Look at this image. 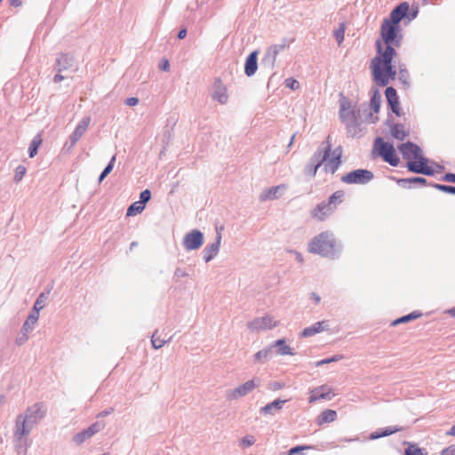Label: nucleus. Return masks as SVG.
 Wrapping results in <instances>:
<instances>
[{"label":"nucleus","instance_id":"e2e57ef3","mask_svg":"<svg viewBox=\"0 0 455 455\" xmlns=\"http://www.w3.org/2000/svg\"><path fill=\"white\" fill-rule=\"evenodd\" d=\"M442 455H455V445H451L450 447L444 449L442 452Z\"/></svg>","mask_w":455,"mask_h":455},{"label":"nucleus","instance_id":"6ab92c4d","mask_svg":"<svg viewBox=\"0 0 455 455\" xmlns=\"http://www.w3.org/2000/svg\"><path fill=\"white\" fill-rule=\"evenodd\" d=\"M91 122V118L89 116L84 117L76 125L75 131L70 135V147H74L76 142L82 138V136L85 133L89 124Z\"/></svg>","mask_w":455,"mask_h":455},{"label":"nucleus","instance_id":"79ce46f5","mask_svg":"<svg viewBox=\"0 0 455 455\" xmlns=\"http://www.w3.org/2000/svg\"><path fill=\"white\" fill-rule=\"evenodd\" d=\"M116 159V156H113L112 158L110 159L109 163L108 164V165L104 168V170L100 173V175L99 177V183H101L103 181V180L112 172L114 165H115Z\"/></svg>","mask_w":455,"mask_h":455},{"label":"nucleus","instance_id":"7ed1b4c3","mask_svg":"<svg viewBox=\"0 0 455 455\" xmlns=\"http://www.w3.org/2000/svg\"><path fill=\"white\" fill-rule=\"evenodd\" d=\"M307 251L310 253L335 259L340 251V246L338 244L331 232L324 231L315 236L309 242Z\"/></svg>","mask_w":455,"mask_h":455},{"label":"nucleus","instance_id":"c9c22d12","mask_svg":"<svg viewBox=\"0 0 455 455\" xmlns=\"http://www.w3.org/2000/svg\"><path fill=\"white\" fill-rule=\"evenodd\" d=\"M43 139L40 133H37L31 140L28 148V155L30 158L35 157L37 154L38 148L42 144Z\"/></svg>","mask_w":455,"mask_h":455},{"label":"nucleus","instance_id":"6e6d98bb","mask_svg":"<svg viewBox=\"0 0 455 455\" xmlns=\"http://www.w3.org/2000/svg\"><path fill=\"white\" fill-rule=\"evenodd\" d=\"M28 333L29 332H25V331H20V334L16 338V340H15L16 344L18 346L23 345L28 339Z\"/></svg>","mask_w":455,"mask_h":455},{"label":"nucleus","instance_id":"09e8293b","mask_svg":"<svg viewBox=\"0 0 455 455\" xmlns=\"http://www.w3.org/2000/svg\"><path fill=\"white\" fill-rule=\"evenodd\" d=\"M26 172H27V169L25 166L23 165H19L17 166V168L15 169V174H14V181L15 182H20L24 175L26 174Z\"/></svg>","mask_w":455,"mask_h":455},{"label":"nucleus","instance_id":"ea45409f","mask_svg":"<svg viewBox=\"0 0 455 455\" xmlns=\"http://www.w3.org/2000/svg\"><path fill=\"white\" fill-rule=\"evenodd\" d=\"M145 209V205H143L142 204H140V202L137 201V202H134L133 204H132L128 209H127V212H126V215L127 216H134L138 213H140L142 212V211Z\"/></svg>","mask_w":455,"mask_h":455},{"label":"nucleus","instance_id":"a19ab883","mask_svg":"<svg viewBox=\"0 0 455 455\" xmlns=\"http://www.w3.org/2000/svg\"><path fill=\"white\" fill-rule=\"evenodd\" d=\"M381 105V95L378 92V90H375L373 92V95L371 99V106L375 113H378L379 111Z\"/></svg>","mask_w":455,"mask_h":455},{"label":"nucleus","instance_id":"c03bdc74","mask_svg":"<svg viewBox=\"0 0 455 455\" xmlns=\"http://www.w3.org/2000/svg\"><path fill=\"white\" fill-rule=\"evenodd\" d=\"M156 334H157V331H156L151 337V343L155 349L161 348L165 343H167L171 340V338L167 340L161 339L160 338L156 337Z\"/></svg>","mask_w":455,"mask_h":455},{"label":"nucleus","instance_id":"e433bc0d","mask_svg":"<svg viewBox=\"0 0 455 455\" xmlns=\"http://www.w3.org/2000/svg\"><path fill=\"white\" fill-rule=\"evenodd\" d=\"M398 80L403 84L404 88L410 87V74L405 65H399Z\"/></svg>","mask_w":455,"mask_h":455},{"label":"nucleus","instance_id":"5fc2aeb1","mask_svg":"<svg viewBox=\"0 0 455 455\" xmlns=\"http://www.w3.org/2000/svg\"><path fill=\"white\" fill-rule=\"evenodd\" d=\"M308 449H310V446L298 445L290 449L288 455H298L300 451Z\"/></svg>","mask_w":455,"mask_h":455},{"label":"nucleus","instance_id":"58836bf2","mask_svg":"<svg viewBox=\"0 0 455 455\" xmlns=\"http://www.w3.org/2000/svg\"><path fill=\"white\" fill-rule=\"evenodd\" d=\"M419 316H421V313H419L417 311H413L406 315H403L400 318H397L395 319V321L392 322V325L393 326H395L399 323H408L410 321H412V320H415L417 318H419Z\"/></svg>","mask_w":455,"mask_h":455},{"label":"nucleus","instance_id":"ddd939ff","mask_svg":"<svg viewBox=\"0 0 455 455\" xmlns=\"http://www.w3.org/2000/svg\"><path fill=\"white\" fill-rule=\"evenodd\" d=\"M331 151V144L329 140V137L326 140L323 141L322 144L319 146L317 150L313 154L309 161L312 163L318 164L319 167L327 161V158L330 156Z\"/></svg>","mask_w":455,"mask_h":455},{"label":"nucleus","instance_id":"13d9d810","mask_svg":"<svg viewBox=\"0 0 455 455\" xmlns=\"http://www.w3.org/2000/svg\"><path fill=\"white\" fill-rule=\"evenodd\" d=\"M254 443L255 439L252 435H246L242 439V443L246 447L251 446Z\"/></svg>","mask_w":455,"mask_h":455},{"label":"nucleus","instance_id":"f704fd0d","mask_svg":"<svg viewBox=\"0 0 455 455\" xmlns=\"http://www.w3.org/2000/svg\"><path fill=\"white\" fill-rule=\"evenodd\" d=\"M337 419V412L331 409L324 410L318 419V424L333 422Z\"/></svg>","mask_w":455,"mask_h":455},{"label":"nucleus","instance_id":"052dcab7","mask_svg":"<svg viewBox=\"0 0 455 455\" xmlns=\"http://www.w3.org/2000/svg\"><path fill=\"white\" fill-rule=\"evenodd\" d=\"M442 180L443 181H445V182H451V183H455V173H445L443 177H442Z\"/></svg>","mask_w":455,"mask_h":455},{"label":"nucleus","instance_id":"2eb2a0df","mask_svg":"<svg viewBox=\"0 0 455 455\" xmlns=\"http://www.w3.org/2000/svg\"><path fill=\"white\" fill-rule=\"evenodd\" d=\"M223 229V227H216V237L215 242H213L212 244L207 245L204 249V259L205 262H210L212 259H213L217 254L220 251V243H221V230Z\"/></svg>","mask_w":455,"mask_h":455},{"label":"nucleus","instance_id":"a18cd8bd","mask_svg":"<svg viewBox=\"0 0 455 455\" xmlns=\"http://www.w3.org/2000/svg\"><path fill=\"white\" fill-rule=\"evenodd\" d=\"M345 35V23H340L339 28L334 31V37L339 45H340L344 40Z\"/></svg>","mask_w":455,"mask_h":455},{"label":"nucleus","instance_id":"c85d7f7f","mask_svg":"<svg viewBox=\"0 0 455 455\" xmlns=\"http://www.w3.org/2000/svg\"><path fill=\"white\" fill-rule=\"evenodd\" d=\"M272 349L277 347V354L280 355H293L295 354L293 348L286 344L285 339H280L271 344Z\"/></svg>","mask_w":455,"mask_h":455},{"label":"nucleus","instance_id":"6e6552de","mask_svg":"<svg viewBox=\"0 0 455 455\" xmlns=\"http://www.w3.org/2000/svg\"><path fill=\"white\" fill-rule=\"evenodd\" d=\"M260 379L259 378H254L251 380L246 381L243 385L238 386L235 388L229 389L226 393V397L228 400H236L240 397L245 396L251 392H252L256 387H259Z\"/></svg>","mask_w":455,"mask_h":455},{"label":"nucleus","instance_id":"2f4dec72","mask_svg":"<svg viewBox=\"0 0 455 455\" xmlns=\"http://www.w3.org/2000/svg\"><path fill=\"white\" fill-rule=\"evenodd\" d=\"M397 183L399 186H401L404 188H410L411 184L426 185L427 180L422 177H411V178H406V179H400L397 180Z\"/></svg>","mask_w":455,"mask_h":455},{"label":"nucleus","instance_id":"f03ea898","mask_svg":"<svg viewBox=\"0 0 455 455\" xmlns=\"http://www.w3.org/2000/svg\"><path fill=\"white\" fill-rule=\"evenodd\" d=\"M398 150L403 157L408 160L406 167L410 172L427 176H433L435 174L434 169L427 165L429 160L423 156L419 146L407 141L398 146Z\"/></svg>","mask_w":455,"mask_h":455},{"label":"nucleus","instance_id":"f8f14e48","mask_svg":"<svg viewBox=\"0 0 455 455\" xmlns=\"http://www.w3.org/2000/svg\"><path fill=\"white\" fill-rule=\"evenodd\" d=\"M276 326V323L274 321L273 317L269 315H265L262 317H257L252 321L249 322L247 324L248 329L251 331H261L270 330Z\"/></svg>","mask_w":455,"mask_h":455},{"label":"nucleus","instance_id":"dca6fc26","mask_svg":"<svg viewBox=\"0 0 455 455\" xmlns=\"http://www.w3.org/2000/svg\"><path fill=\"white\" fill-rule=\"evenodd\" d=\"M376 45L378 55L373 59H379L380 60V63L392 62L393 58L396 55V52L394 48V44H386V48L384 51H382V44L380 41H377Z\"/></svg>","mask_w":455,"mask_h":455},{"label":"nucleus","instance_id":"20e7f679","mask_svg":"<svg viewBox=\"0 0 455 455\" xmlns=\"http://www.w3.org/2000/svg\"><path fill=\"white\" fill-rule=\"evenodd\" d=\"M339 118L345 124L347 132L349 136H360L361 116L360 110H356L352 107L351 102L345 97L339 101Z\"/></svg>","mask_w":455,"mask_h":455},{"label":"nucleus","instance_id":"49530a36","mask_svg":"<svg viewBox=\"0 0 455 455\" xmlns=\"http://www.w3.org/2000/svg\"><path fill=\"white\" fill-rule=\"evenodd\" d=\"M431 187L436 188L437 190H440L442 192L447 193V194H452L454 193L455 187L450 186V185H443V184H431Z\"/></svg>","mask_w":455,"mask_h":455},{"label":"nucleus","instance_id":"a878e982","mask_svg":"<svg viewBox=\"0 0 455 455\" xmlns=\"http://www.w3.org/2000/svg\"><path fill=\"white\" fill-rule=\"evenodd\" d=\"M258 69V52L254 51L249 54L245 60L244 73L247 76H252Z\"/></svg>","mask_w":455,"mask_h":455},{"label":"nucleus","instance_id":"3c124183","mask_svg":"<svg viewBox=\"0 0 455 455\" xmlns=\"http://www.w3.org/2000/svg\"><path fill=\"white\" fill-rule=\"evenodd\" d=\"M151 199V192L148 189L143 190L140 194V204L146 206V204Z\"/></svg>","mask_w":455,"mask_h":455},{"label":"nucleus","instance_id":"c756f323","mask_svg":"<svg viewBox=\"0 0 455 455\" xmlns=\"http://www.w3.org/2000/svg\"><path fill=\"white\" fill-rule=\"evenodd\" d=\"M273 349L271 345L267 347L258 351L253 358L256 363H265L267 361L272 358Z\"/></svg>","mask_w":455,"mask_h":455},{"label":"nucleus","instance_id":"864d4df0","mask_svg":"<svg viewBox=\"0 0 455 455\" xmlns=\"http://www.w3.org/2000/svg\"><path fill=\"white\" fill-rule=\"evenodd\" d=\"M188 272L181 267H177L174 271L173 279L177 282L180 278L188 276Z\"/></svg>","mask_w":455,"mask_h":455},{"label":"nucleus","instance_id":"7c9ffc66","mask_svg":"<svg viewBox=\"0 0 455 455\" xmlns=\"http://www.w3.org/2000/svg\"><path fill=\"white\" fill-rule=\"evenodd\" d=\"M38 318L39 314L31 311L21 327V331L31 332L34 330Z\"/></svg>","mask_w":455,"mask_h":455},{"label":"nucleus","instance_id":"de8ad7c7","mask_svg":"<svg viewBox=\"0 0 455 455\" xmlns=\"http://www.w3.org/2000/svg\"><path fill=\"white\" fill-rule=\"evenodd\" d=\"M342 358H343L342 355H333L331 357L317 361L315 363V366L319 367V366H322V365H324V364H327V363L338 362V361L341 360Z\"/></svg>","mask_w":455,"mask_h":455},{"label":"nucleus","instance_id":"4be33fe9","mask_svg":"<svg viewBox=\"0 0 455 455\" xmlns=\"http://www.w3.org/2000/svg\"><path fill=\"white\" fill-rule=\"evenodd\" d=\"M334 211V206H331L327 202H322L312 212L313 218L318 220H324Z\"/></svg>","mask_w":455,"mask_h":455},{"label":"nucleus","instance_id":"603ef678","mask_svg":"<svg viewBox=\"0 0 455 455\" xmlns=\"http://www.w3.org/2000/svg\"><path fill=\"white\" fill-rule=\"evenodd\" d=\"M404 455H424V453L421 449L411 445L405 450Z\"/></svg>","mask_w":455,"mask_h":455},{"label":"nucleus","instance_id":"b1692460","mask_svg":"<svg viewBox=\"0 0 455 455\" xmlns=\"http://www.w3.org/2000/svg\"><path fill=\"white\" fill-rule=\"evenodd\" d=\"M212 99L220 104H226L228 100L227 88L220 80H216L213 84Z\"/></svg>","mask_w":455,"mask_h":455},{"label":"nucleus","instance_id":"412c9836","mask_svg":"<svg viewBox=\"0 0 455 455\" xmlns=\"http://www.w3.org/2000/svg\"><path fill=\"white\" fill-rule=\"evenodd\" d=\"M286 189V186L282 184L275 187L266 188L259 195V200L265 202L267 200H275L281 196L282 192Z\"/></svg>","mask_w":455,"mask_h":455},{"label":"nucleus","instance_id":"bf43d9fd","mask_svg":"<svg viewBox=\"0 0 455 455\" xmlns=\"http://www.w3.org/2000/svg\"><path fill=\"white\" fill-rule=\"evenodd\" d=\"M399 430H400L399 428H394V427H386L384 430H381V435L383 437H385V436H388L392 434H395Z\"/></svg>","mask_w":455,"mask_h":455},{"label":"nucleus","instance_id":"f3484780","mask_svg":"<svg viewBox=\"0 0 455 455\" xmlns=\"http://www.w3.org/2000/svg\"><path fill=\"white\" fill-rule=\"evenodd\" d=\"M334 395H335L332 393V390L330 387L327 385H322L311 391V395L309 396L308 402L313 403L319 400H331Z\"/></svg>","mask_w":455,"mask_h":455},{"label":"nucleus","instance_id":"72a5a7b5","mask_svg":"<svg viewBox=\"0 0 455 455\" xmlns=\"http://www.w3.org/2000/svg\"><path fill=\"white\" fill-rule=\"evenodd\" d=\"M50 291L47 292H41L36 298L32 311L39 314L40 310H42L48 300Z\"/></svg>","mask_w":455,"mask_h":455},{"label":"nucleus","instance_id":"1a4fd4ad","mask_svg":"<svg viewBox=\"0 0 455 455\" xmlns=\"http://www.w3.org/2000/svg\"><path fill=\"white\" fill-rule=\"evenodd\" d=\"M375 145H378L379 154L385 162L395 167L399 164L400 161L395 155V150L393 145L383 141L379 137L376 139Z\"/></svg>","mask_w":455,"mask_h":455},{"label":"nucleus","instance_id":"680f3d73","mask_svg":"<svg viewBox=\"0 0 455 455\" xmlns=\"http://www.w3.org/2000/svg\"><path fill=\"white\" fill-rule=\"evenodd\" d=\"M138 103H139V99L135 98V97L127 98L125 100V104L130 107L136 106V105H138Z\"/></svg>","mask_w":455,"mask_h":455},{"label":"nucleus","instance_id":"774afa93","mask_svg":"<svg viewBox=\"0 0 455 455\" xmlns=\"http://www.w3.org/2000/svg\"><path fill=\"white\" fill-rule=\"evenodd\" d=\"M187 36V29L186 28H182L179 31L178 33V38L179 39H184Z\"/></svg>","mask_w":455,"mask_h":455},{"label":"nucleus","instance_id":"aec40b11","mask_svg":"<svg viewBox=\"0 0 455 455\" xmlns=\"http://www.w3.org/2000/svg\"><path fill=\"white\" fill-rule=\"evenodd\" d=\"M75 58L73 55L68 53H60L58 55L56 59V64L54 68L58 72H62L68 70L74 67Z\"/></svg>","mask_w":455,"mask_h":455},{"label":"nucleus","instance_id":"4c0bfd02","mask_svg":"<svg viewBox=\"0 0 455 455\" xmlns=\"http://www.w3.org/2000/svg\"><path fill=\"white\" fill-rule=\"evenodd\" d=\"M345 192L343 190L335 191L328 199L327 204L336 208L337 204L343 202Z\"/></svg>","mask_w":455,"mask_h":455},{"label":"nucleus","instance_id":"4468645a","mask_svg":"<svg viewBox=\"0 0 455 455\" xmlns=\"http://www.w3.org/2000/svg\"><path fill=\"white\" fill-rule=\"evenodd\" d=\"M103 428H104L103 423L95 422L92 425H91L89 427H87L86 429H84L83 431L76 434L73 436V442L76 444L80 445Z\"/></svg>","mask_w":455,"mask_h":455},{"label":"nucleus","instance_id":"393cba45","mask_svg":"<svg viewBox=\"0 0 455 455\" xmlns=\"http://www.w3.org/2000/svg\"><path fill=\"white\" fill-rule=\"evenodd\" d=\"M385 95H386L387 103L390 106L392 111L396 116H400L399 98H398L395 89L393 87H387L386 89Z\"/></svg>","mask_w":455,"mask_h":455},{"label":"nucleus","instance_id":"8fccbe9b","mask_svg":"<svg viewBox=\"0 0 455 455\" xmlns=\"http://www.w3.org/2000/svg\"><path fill=\"white\" fill-rule=\"evenodd\" d=\"M28 437L23 440L22 442H15L13 440V442L15 443V447H16V450H17V452L18 454H20V455H26L27 454V451H28V445L26 444L25 446H23V443H26Z\"/></svg>","mask_w":455,"mask_h":455},{"label":"nucleus","instance_id":"0eeeda50","mask_svg":"<svg viewBox=\"0 0 455 455\" xmlns=\"http://www.w3.org/2000/svg\"><path fill=\"white\" fill-rule=\"evenodd\" d=\"M374 178L373 172L366 169H357L341 177V181L346 184L365 185Z\"/></svg>","mask_w":455,"mask_h":455},{"label":"nucleus","instance_id":"39448f33","mask_svg":"<svg viewBox=\"0 0 455 455\" xmlns=\"http://www.w3.org/2000/svg\"><path fill=\"white\" fill-rule=\"evenodd\" d=\"M373 80L379 86H387L390 79H395L396 70L392 62H382L379 59H372L371 62Z\"/></svg>","mask_w":455,"mask_h":455},{"label":"nucleus","instance_id":"0e129e2a","mask_svg":"<svg viewBox=\"0 0 455 455\" xmlns=\"http://www.w3.org/2000/svg\"><path fill=\"white\" fill-rule=\"evenodd\" d=\"M114 411V409L113 408H109V409H107V410H104L102 411H100L97 417L98 418H104L108 415H109L110 413H112Z\"/></svg>","mask_w":455,"mask_h":455},{"label":"nucleus","instance_id":"4d7b16f0","mask_svg":"<svg viewBox=\"0 0 455 455\" xmlns=\"http://www.w3.org/2000/svg\"><path fill=\"white\" fill-rule=\"evenodd\" d=\"M285 85L291 90H297L299 87V83L295 79H286Z\"/></svg>","mask_w":455,"mask_h":455},{"label":"nucleus","instance_id":"37998d69","mask_svg":"<svg viewBox=\"0 0 455 455\" xmlns=\"http://www.w3.org/2000/svg\"><path fill=\"white\" fill-rule=\"evenodd\" d=\"M319 164H315L314 163H312L311 161H309L307 165L305 166V169H304V173L307 175V176H309V177H315L316 172H317V170L319 169Z\"/></svg>","mask_w":455,"mask_h":455},{"label":"nucleus","instance_id":"338daca9","mask_svg":"<svg viewBox=\"0 0 455 455\" xmlns=\"http://www.w3.org/2000/svg\"><path fill=\"white\" fill-rule=\"evenodd\" d=\"M371 439L375 440L380 437H383L381 435V431H375L371 434Z\"/></svg>","mask_w":455,"mask_h":455},{"label":"nucleus","instance_id":"cd10ccee","mask_svg":"<svg viewBox=\"0 0 455 455\" xmlns=\"http://www.w3.org/2000/svg\"><path fill=\"white\" fill-rule=\"evenodd\" d=\"M328 326H329V324H328V322H326V321L316 322L314 324H312L311 326L305 328L302 331L301 335L303 337H311V336H314L317 333H320V332L325 331L328 328Z\"/></svg>","mask_w":455,"mask_h":455},{"label":"nucleus","instance_id":"473e14b6","mask_svg":"<svg viewBox=\"0 0 455 455\" xmlns=\"http://www.w3.org/2000/svg\"><path fill=\"white\" fill-rule=\"evenodd\" d=\"M391 134L394 138L399 140H403L409 133L405 131L403 124H395L391 127Z\"/></svg>","mask_w":455,"mask_h":455},{"label":"nucleus","instance_id":"a211bd4d","mask_svg":"<svg viewBox=\"0 0 455 455\" xmlns=\"http://www.w3.org/2000/svg\"><path fill=\"white\" fill-rule=\"evenodd\" d=\"M341 154H342V151H341L340 148H336L331 152V158L328 157L327 161L324 162L325 164L323 166V170L326 172H331V174L336 172V171L339 169V167L341 164Z\"/></svg>","mask_w":455,"mask_h":455},{"label":"nucleus","instance_id":"f257e3e1","mask_svg":"<svg viewBox=\"0 0 455 455\" xmlns=\"http://www.w3.org/2000/svg\"><path fill=\"white\" fill-rule=\"evenodd\" d=\"M47 408L43 403H36L17 415L13 427V440L22 442L33 428L45 417Z\"/></svg>","mask_w":455,"mask_h":455},{"label":"nucleus","instance_id":"9d476101","mask_svg":"<svg viewBox=\"0 0 455 455\" xmlns=\"http://www.w3.org/2000/svg\"><path fill=\"white\" fill-rule=\"evenodd\" d=\"M381 36L385 44L393 43L395 46L401 44L402 36L398 35V25L389 22L388 20L381 25Z\"/></svg>","mask_w":455,"mask_h":455},{"label":"nucleus","instance_id":"9b49d317","mask_svg":"<svg viewBox=\"0 0 455 455\" xmlns=\"http://www.w3.org/2000/svg\"><path fill=\"white\" fill-rule=\"evenodd\" d=\"M204 243V235L200 230L194 229L185 235L183 238V246L187 251L199 249Z\"/></svg>","mask_w":455,"mask_h":455},{"label":"nucleus","instance_id":"423d86ee","mask_svg":"<svg viewBox=\"0 0 455 455\" xmlns=\"http://www.w3.org/2000/svg\"><path fill=\"white\" fill-rule=\"evenodd\" d=\"M287 47L288 44L286 41L267 47L260 61L261 67L267 69V71H273L275 68L276 57Z\"/></svg>","mask_w":455,"mask_h":455},{"label":"nucleus","instance_id":"5701e85b","mask_svg":"<svg viewBox=\"0 0 455 455\" xmlns=\"http://www.w3.org/2000/svg\"><path fill=\"white\" fill-rule=\"evenodd\" d=\"M410 6L408 3H401L391 12L389 22L398 25L399 22L407 15Z\"/></svg>","mask_w":455,"mask_h":455},{"label":"nucleus","instance_id":"69168bd1","mask_svg":"<svg viewBox=\"0 0 455 455\" xmlns=\"http://www.w3.org/2000/svg\"><path fill=\"white\" fill-rule=\"evenodd\" d=\"M310 299H311L312 300H314V302H315V304H319V303H320V301H321V297H320L317 293H315V292H312V293L310 294Z\"/></svg>","mask_w":455,"mask_h":455},{"label":"nucleus","instance_id":"bb28decb","mask_svg":"<svg viewBox=\"0 0 455 455\" xmlns=\"http://www.w3.org/2000/svg\"><path fill=\"white\" fill-rule=\"evenodd\" d=\"M287 400L275 399V401L261 407L259 411L264 415H275L281 411Z\"/></svg>","mask_w":455,"mask_h":455}]
</instances>
